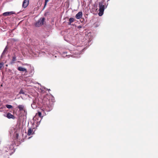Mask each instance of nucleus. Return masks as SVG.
Segmentation results:
<instances>
[{"instance_id":"nucleus-11","label":"nucleus","mask_w":158,"mask_h":158,"mask_svg":"<svg viewBox=\"0 0 158 158\" xmlns=\"http://www.w3.org/2000/svg\"><path fill=\"white\" fill-rule=\"evenodd\" d=\"M16 60V57L15 56H13L12 57V59L10 62V64H12L14 63L15 61Z\"/></svg>"},{"instance_id":"nucleus-9","label":"nucleus","mask_w":158,"mask_h":158,"mask_svg":"<svg viewBox=\"0 0 158 158\" xmlns=\"http://www.w3.org/2000/svg\"><path fill=\"white\" fill-rule=\"evenodd\" d=\"M6 117L8 118H14V116L11 114L8 113L6 115Z\"/></svg>"},{"instance_id":"nucleus-3","label":"nucleus","mask_w":158,"mask_h":158,"mask_svg":"<svg viewBox=\"0 0 158 158\" xmlns=\"http://www.w3.org/2000/svg\"><path fill=\"white\" fill-rule=\"evenodd\" d=\"M15 136L16 139H18L19 138V135L21 131V129L19 127H17L15 128Z\"/></svg>"},{"instance_id":"nucleus-12","label":"nucleus","mask_w":158,"mask_h":158,"mask_svg":"<svg viewBox=\"0 0 158 158\" xmlns=\"http://www.w3.org/2000/svg\"><path fill=\"white\" fill-rule=\"evenodd\" d=\"M7 47L6 46V48H5L4 49L2 53V56L4 55L5 53H6L7 52Z\"/></svg>"},{"instance_id":"nucleus-13","label":"nucleus","mask_w":158,"mask_h":158,"mask_svg":"<svg viewBox=\"0 0 158 158\" xmlns=\"http://www.w3.org/2000/svg\"><path fill=\"white\" fill-rule=\"evenodd\" d=\"M49 102V101H47L46 102V104L47 105V107L48 108V109H47L48 110H50V107H51V105L49 104H48V103Z\"/></svg>"},{"instance_id":"nucleus-10","label":"nucleus","mask_w":158,"mask_h":158,"mask_svg":"<svg viewBox=\"0 0 158 158\" xmlns=\"http://www.w3.org/2000/svg\"><path fill=\"white\" fill-rule=\"evenodd\" d=\"M18 69L19 71H25L26 70V69L25 68H23L21 67H19Z\"/></svg>"},{"instance_id":"nucleus-25","label":"nucleus","mask_w":158,"mask_h":158,"mask_svg":"<svg viewBox=\"0 0 158 158\" xmlns=\"http://www.w3.org/2000/svg\"><path fill=\"white\" fill-rule=\"evenodd\" d=\"M31 83H32V82H31V81L30 82V86H32V85L31 84Z\"/></svg>"},{"instance_id":"nucleus-5","label":"nucleus","mask_w":158,"mask_h":158,"mask_svg":"<svg viewBox=\"0 0 158 158\" xmlns=\"http://www.w3.org/2000/svg\"><path fill=\"white\" fill-rule=\"evenodd\" d=\"M82 16V12L81 11L78 12L75 16V17L77 19H79L81 18Z\"/></svg>"},{"instance_id":"nucleus-8","label":"nucleus","mask_w":158,"mask_h":158,"mask_svg":"<svg viewBox=\"0 0 158 158\" xmlns=\"http://www.w3.org/2000/svg\"><path fill=\"white\" fill-rule=\"evenodd\" d=\"M75 21L74 18H71L69 19V22H68V25H70L71 23Z\"/></svg>"},{"instance_id":"nucleus-15","label":"nucleus","mask_w":158,"mask_h":158,"mask_svg":"<svg viewBox=\"0 0 158 158\" xmlns=\"http://www.w3.org/2000/svg\"><path fill=\"white\" fill-rule=\"evenodd\" d=\"M6 106L7 108L8 109H10L12 108V106L11 105H6Z\"/></svg>"},{"instance_id":"nucleus-22","label":"nucleus","mask_w":158,"mask_h":158,"mask_svg":"<svg viewBox=\"0 0 158 158\" xmlns=\"http://www.w3.org/2000/svg\"><path fill=\"white\" fill-rule=\"evenodd\" d=\"M27 135H30V128H29L28 130Z\"/></svg>"},{"instance_id":"nucleus-26","label":"nucleus","mask_w":158,"mask_h":158,"mask_svg":"<svg viewBox=\"0 0 158 158\" xmlns=\"http://www.w3.org/2000/svg\"><path fill=\"white\" fill-rule=\"evenodd\" d=\"M50 90V89H48V91H49Z\"/></svg>"},{"instance_id":"nucleus-23","label":"nucleus","mask_w":158,"mask_h":158,"mask_svg":"<svg viewBox=\"0 0 158 158\" xmlns=\"http://www.w3.org/2000/svg\"><path fill=\"white\" fill-rule=\"evenodd\" d=\"M81 26H78V28H81Z\"/></svg>"},{"instance_id":"nucleus-19","label":"nucleus","mask_w":158,"mask_h":158,"mask_svg":"<svg viewBox=\"0 0 158 158\" xmlns=\"http://www.w3.org/2000/svg\"><path fill=\"white\" fill-rule=\"evenodd\" d=\"M38 115L41 118V113L40 112H38Z\"/></svg>"},{"instance_id":"nucleus-2","label":"nucleus","mask_w":158,"mask_h":158,"mask_svg":"<svg viewBox=\"0 0 158 158\" xmlns=\"http://www.w3.org/2000/svg\"><path fill=\"white\" fill-rule=\"evenodd\" d=\"M38 116L37 114H36L35 116L33 118V120H35V121L32 123V125L33 126V128L31 129L30 128V135H32L34 133V132L35 131V127H36L37 124L38 122V121L36 120V117Z\"/></svg>"},{"instance_id":"nucleus-27","label":"nucleus","mask_w":158,"mask_h":158,"mask_svg":"<svg viewBox=\"0 0 158 158\" xmlns=\"http://www.w3.org/2000/svg\"><path fill=\"white\" fill-rule=\"evenodd\" d=\"M107 0V2H108L110 0Z\"/></svg>"},{"instance_id":"nucleus-24","label":"nucleus","mask_w":158,"mask_h":158,"mask_svg":"<svg viewBox=\"0 0 158 158\" xmlns=\"http://www.w3.org/2000/svg\"><path fill=\"white\" fill-rule=\"evenodd\" d=\"M32 105H32V104H31V106L32 107L33 109H34V108H35V107H33V106H32Z\"/></svg>"},{"instance_id":"nucleus-17","label":"nucleus","mask_w":158,"mask_h":158,"mask_svg":"<svg viewBox=\"0 0 158 158\" xmlns=\"http://www.w3.org/2000/svg\"><path fill=\"white\" fill-rule=\"evenodd\" d=\"M31 72L30 71V74H31V75H32L34 74V69H31Z\"/></svg>"},{"instance_id":"nucleus-7","label":"nucleus","mask_w":158,"mask_h":158,"mask_svg":"<svg viewBox=\"0 0 158 158\" xmlns=\"http://www.w3.org/2000/svg\"><path fill=\"white\" fill-rule=\"evenodd\" d=\"M14 14L15 13L13 11L7 12L4 13L3 15L4 16H8Z\"/></svg>"},{"instance_id":"nucleus-1","label":"nucleus","mask_w":158,"mask_h":158,"mask_svg":"<svg viewBox=\"0 0 158 158\" xmlns=\"http://www.w3.org/2000/svg\"><path fill=\"white\" fill-rule=\"evenodd\" d=\"M99 8V13L98 15L99 16H102L103 14L104 11L105 9V6L102 1L100 2L98 4Z\"/></svg>"},{"instance_id":"nucleus-14","label":"nucleus","mask_w":158,"mask_h":158,"mask_svg":"<svg viewBox=\"0 0 158 158\" xmlns=\"http://www.w3.org/2000/svg\"><path fill=\"white\" fill-rule=\"evenodd\" d=\"M19 110H22L23 109V105H19L18 106Z\"/></svg>"},{"instance_id":"nucleus-21","label":"nucleus","mask_w":158,"mask_h":158,"mask_svg":"<svg viewBox=\"0 0 158 158\" xmlns=\"http://www.w3.org/2000/svg\"><path fill=\"white\" fill-rule=\"evenodd\" d=\"M80 21L81 22H83L84 21V19L83 18H81Z\"/></svg>"},{"instance_id":"nucleus-18","label":"nucleus","mask_w":158,"mask_h":158,"mask_svg":"<svg viewBox=\"0 0 158 158\" xmlns=\"http://www.w3.org/2000/svg\"><path fill=\"white\" fill-rule=\"evenodd\" d=\"M49 1V0H45V4H44V6H45L47 4L48 2Z\"/></svg>"},{"instance_id":"nucleus-20","label":"nucleus","mask_w":158,"mask_h":158,"mask_svg":"<svg viewBox=\"0 0 158 158\" xmlns=\"http://www.w3.org/2000/svg\"><path fill=\"white\" fill-rule=\"evenodd\" d=\"M24 93L23 90H21L19 92V94H24Z\"/></svg>"},{"instance_id":"nucleus-6","label":"nucleus","mask_w":158,"mask_h":158,"mask_svg":"<svg viewBox=\"0 0 158 158\" xmlns=\"http://www.w3.org/2000/svg\"><path fill=\"white\" fill-rule=\"evenodd\" d=\"M29 4V0H24L23 2V6L24 8H26L27 7Z\"/></svg>"},{"instance_id":"nucleus-4","label":"nucleus","mask_w":158,"mask_h":158,"mask_svg":"<svg viewBox=\"0 0 158 158\" xmlns=\"http://www.w3.org/2000/svg\"><path fill=\"white\" fill-rule=\"evenodd\" d=\"M44 18L40 19L35 24V25L36 27H39L40 26L43 25L44 24Z\"/></svg>"},{"instance_id":"nucleus-28","label":"nucleus","mask_w":158,"mask_h":158,"mask_svg":"<svg viewBox=\"0 0 158 158\" xmlns=\"http://www.w3.org/2000/svg\"><path fill=\"white\" fill-rule=\"evenodd\" d=\"M1 86H2V85H1Z\"/></svg>"},{"instance_id":"nucleus-16","label":"nucleus","mask_w":158,"mask_h":158,"mask_svg":"<svg viewBox=\"0 0 158 158\" xmlns=\"http://www.w3.org/2000/svg\"><path fill=\"white\" fill-rule=\"evenodd\" d=\"M4 64L3 63H0V70L2 68Z\"/></svg>"}]
</instances>
